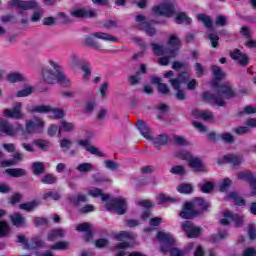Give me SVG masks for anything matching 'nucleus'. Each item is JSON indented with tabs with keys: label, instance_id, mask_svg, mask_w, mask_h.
I'll return each instance as SVG.
<instances>
[{
	"label": "nucleus",
	"instance_id": "obj_1",
	"mask_svg": "<svg viewBox=\"0 0 256 256\" xmlns=\"http://www.w3.org/2000/svg\"><path fill=\"white\" fill-rule=\"evenodd\" d=\"M210 70L215 78L212 82V89H214L217 94L203 92L202 99L203 101H206V103H214L217 107H226L227 102H225V99H233L237 94H235V90L231 88V86L227 85V83H219V81L225 79V73L221 67L212 65Z\"/></svg>",
	"mask_w": 256,
	"mask_h": 256
},
{
	"label": "nucleus",
	"instance_id": "obj_2",
	"mask_svg": "<svg viewBox=\"0 0 256 256\" xmlns=\"http://www.w3.org/2000/svg\"><path fill=\"white\" fill-rule=\"evenodd\" d=\"M210 208L211 204L205 198L196 197L192 201L183 204L179 216L181 219H197L205 215Z\"/></svg>",
	"mask_w": 256,
	"mask_h": 256
},
{
	"label": "nucleus",
	"instance_id": "obj_3",
	"mask_svg": "<svg viewBox=\"0 0 256 256\" xmlns=\"http://www.w3.org/2000/svg\"><path fill=\"white\" fill-rule=\"evenodd\" d=\"M49 64L54 70L49 67L42 68V77L45 83H48V85L58 83L64 87H69L71 83L69 82V79H67L65 72H63V67L59 66V64L53 60H50Z\"/></svg>",
	"mask_w": 256,
	"mask_h": 256
},
{
	"label": "nucleus",
	"instance_id": "obj_4",
	"mask_svg": "<svg viewBox=\"0 0 256 256\" xmlns=\"http://www.w3.org/2000/svg\"><path fill=\"white\" fill-rule=\"evenodd\" d=\"M136 126L138 131H140L141 135L144 136L145 139L153 141V144L157 150H159L160 147H163V145L166 143H169V136H167V134H160L156 137H153V135H151V128H149V125H147L145 121L138 120Z\"/></svg>",
	"mask_w": 256,
	"mask_h": 256
},
{
	"label": "nucleus",
	"instance_id": "obj_5",
	"mask_svg": "<svg viewBox=\"0 0 256 256\" xmlns=\"http://www.w3.org/2000/svg\"><path fill=\"white\" fill-rule=\"evenodd\" d=\"M157 239L161 243H164V245L160 246V251L163 253V255H167V253H170L171 256H185V252L180 250L175 246V240L171 237V235L159 231L157 233Z\"/></svg>",
	"mask_w": 256,
	"mask_h": 256
},
{
	"label": "nucleus",
	"instance_id": "obj_6",
	"mask_svg": "<svg viewBox=\"0 0 256 256\" xmlns=\"http://www.w3.org/2000/svg\"><path fill=\"white\" fill-rule=\"evenodd\" d=\"M96 39H102V41H110L111 43H117V38L105 32H94L91 36L85 37V45L91 47L96 51H101V44Z\"/></svg>",
	"mask_w": 256,
	"mask_h": 256
},
{
	"label": "nucleus",
	"instance_id": "obj_7",
	"mask_svg": "<svg viewBox=\"0 0 256 256\" xmlns=\"http://www.w3.org/2000/svg\"><path fill=\"white\" fill-rule=\"evenodd\" d=\"M163 3L152 7L153 13L160 17H173L176 13L177 3L175 0H161Z\"/></svg>",
	"mask_w": 256,
	"mask_h": 256
},
{
	"label": "nucleus",
	"instance_id": "obj_8",
	"mask_svg": "<svg viewBox=\"0 0 256 256\" xmlns=\"http://www.w3.org/2000/svg\"><path fill=\"white\" fill-rule=\"evenodd\" d=\"M107 211H115L117 215H125L127 213V200L125 198H113L105 205Z\"/></svg>",
	"mask_w": 256,
	"mask_h": 256
},
{
	"label": "nucleus",
	"instance_id": "obj_9",
	"mask_svg": "<svg viewBox=\"0 0 256 256\" xmlns=\"http://www.w3.org/2000/svg\"><path fill=\"white\" fill-rule=\"evenodd\" d=\"M136 22L140 23L138 25V29H140V31H145L146 34L149 35V37H153V35L157 33V30L155 29V27H153V24H155V21L154 20L146 21L145 16H143V14H139L136 16Z\"/></svg>",
	"mask_w": 256,
	"mask_h": 256
},
{
	"label": "nucleus",
	"instance_id": "obj_10",
	"mask_svg": "<svg viewBox=\"0 0 256 256\" xmlns=\"http://www.w3.org/2000/svg\"><path fill=\"white\" fill-rule=\"evenodd\" d=\"M182 231H184L188 239H197L203 233V228L195 226L192 221L186 220L182 223Z\"/></svg>",
	"mask_w": 256,
	"mask_h": 256
},
{
	"label": "nucleus",
	"instance_id": "obj_11",
	"mask_svg": "<svg viewBox=\"0 0 256 256\" xmlns=\"http://www.w3.org/2000/svg\"><path fill=\"white\" fill-rule=\"evenodd\" d=\"M237 179L240 181H246L249 183L250 188L252 189L250 192L251 197H255L256 195V175H253L252 171H240L237 173Z\"/></svg>",
	"mask_w": 256,
	"mask_h": 256
},
{
	"label": "nucleus",
	"instance_id": "obj_12",
	"mask_svg": "<svg viewBox=\"0 0 256 256\" xmlns=\"http://www.w3.org/2000/svg\"><path fill=\"white\" fill-rule=\"evenodd\" d=\"M45 127V121L40 117H34L31 120H28L25 125V131L28 134L31 133H41Z\"/></svg>",
	"mask_w": 256,
	"mask_h": 256
},
{
	"label": "nucleus",
	"instance_id": "obj_13",
	"mask_svg": "<svg viewBox=\"0 0 256 256\" xmlns=\"http://www.w3.org/2000/svg\"><path fill=\"white\" fill-rule=\"evenodd\" d=\"M23 104L21 102H16L12 105V109H4L3 110V116L7 119H16L19 121V119L23 118Z\"/></svg>",
	"mask_w": 256,
	"mask_h": 256
},
{
	"label": "nucleus",
	"instance_id": "obj_14",
	"mask_svg": "<svg viewBox=\"0 0 256 256\" xmlns=\"http://www.w3.org/2000/svg\"><path fill=\"white\" fill-rule=\"evenodd\" d=\"M8 7H16V9H22V11H29L31 9H37L38 4L35 0L23 1V0H10L8 1Z\"/></svg>",
	"mask_w": 256,
	"mask_h": 256
},
{
	"label": "nucleus",
	"instance_id": "obj_15",
	"mask_svg": "<svg viewBox=\"0 0 256 256\" xmlns=\"http://www.w3.org/2000/svg\"><path fill=\"white\" fill-rule=\"evenodd\" d=\"M167 45L172 47V49L169 48L171 57H177V55H179V49H181V39L177 37V34H172L169 36Z\"/></svg>",
	"mask_w": 256,
	"mask_h": 256
},
{
	"label": "nucleus",
	"instance_id": "obj_16",
	"mask_svg": "<svg viewBox=\"0 0 256 256\" xmlns=\"http://www.w3.org/2000/svg\"><path fill=\"white\" fill-rule=\"evenodd\" d=\"M76 231H79L80 233H85L84 234L85 243H91V241H93V230L91 229V224L87 222L78 224L76 227Z\"/></svg>",
	"mask_w": 256,
	"mask_h": 256
},
{
	"label": "nucleus",
	"instance_id": "obj_17",
	"mask_svg": "<svg viewBox=\"0 0 256 256\" xmlns=\"http://www.w3.org/2000/svg\"><path fill=\"white\" fill-rule=\"evenodd\" d=\"M169 83L172 85L173 89H179L181 85L189 83V72L183 71L179 73L177 78L170 79Z\"/></svg>",
	"mask_w": 256,
	"mask_h": 256
},
{
	"label": "nucleus",
	"instance_id": "obj_18",
	"mask_svg": "<svg viewBox=\"0 0 256 256\" xmlns=\"http://www.w3.org/2000/svg\"><path fill=\"white\" fill-rule=\"evenodd\" d=\"M230 57L233 61H238V63L243 67H247V65H249V56H247V54H243V52L237 48L230 52Z\"/></svg>",
	"mask_w": 256,
	"mask_h": 256
},
{
	"label": "nucleus",
	"instance_id": "obj_19",
	"mask_svg": "<svg viewBox=\"0 0 256 256\" xmlns=\"http://www.w3.org/2000/svg\"><path fill=\"white\" fill-rule=\"evenodd\" d=\"M71 16L76 19H93L97 13L94 10L76 9L71 12Z\"/></svg>",
	"mask_w": 256,
	"mask_h": 256
},
{
	"label": "nucleus",
	"instance_id": "obj_20",
	"mask_svg": "<svg viewBox=\"0 0 256 256\" xmlns=\"http://www.w3.org/2000/svg\"><path fill=\"white\" fill-rule=\"evenodd\" d=\"M223 217H226V219H230V221H233L235 223V227H243V223H245L243 216L235 214L229 210L223 212Z\"/></svg>",
	"mask_w": 256,
	"mask_h": 256
},
{
	"label": "nucleus",
	"instance_id": "obj_21",
	"mask_svg": "<svg viewBox=\"0 0 256 256\" xmlns=\"http://www.w3.org/2000/svg\"><path fill=\"white\" fill-rule=\"evenodd\" d=\"M188 165L194 173H205V164H203V161L201 158H195L192 157V159L188 162Z\"/></svg>",
	"mask_w": 256,
	"mask_h": 256
},
{
	"label": "nucleus",
	"instance_id": "obj_22",
	"mask_svg": "<svg viewBox=\"0 0 256 256\" xmlns=\"http://www.w3.org/2000/svg\"><path fill=\"white\" fill-rule=\"evenodd\" d=\"M223 163H229L233 165V167H239L243 163V156L235 155V154H226L222 159Z\"/></svg>",
	"mask_w": 256,
	"mask_h": 256
},
{
	"label": "nucleus",
	"instance_id": "obj_23",
	"mask_svg": "<svg viewBox=\"0 0 256 256\" xmlns=\"http://www.w3.org/2000/svg\"><path fill=\"white\" fill-rule=\"evenodd\" d=\"M0 133L13 137L15 135V128H13V124L9 123V121L0 119Z\"/></svg>",
	"mask_w": 256,
	"mask_h": 256
},
{
	"label": "nucleus",
	"instance_id": "obj_24",
	"mask_svg": "<svg viewBox=\"0 0 256 256\" xmlns=\"http://www.w3.org/2000/svg\"><path fill=\"white\" fill-rule=\"evenodd\" d=\"M77 145L80 147H85L86 151L91 155H96L97 157H103V152L99 151V149L95 146H89V140H80L77 142Z\"/></svg>",
	"mask_w": 256,
	"mask_h": 256
},
{
	"label": "nucleus",
	"instance_id": "obj_25",
	"mask_svg": "<svg viewBox=\"0 0 256 256\" xmlns=\"http://www.w3.org/2000/svg\"><path fill=\"white\" fill-rule=\"evenodd\" d=\"M63 237H65V230L63 229L51 230L47 235L48 241H57V239H63Z\"/></svg>",
	"mask_w": 256,
	"mask_h": 256
},
{
	"label": "nucleus",
	"instance_id": "obj_26",
	"mask_svg": "<svg viewBox=\"0 0 256 256\" xmlns=\"http://www.w3.org/2000/svg\"><path fill=\"white\" fill-rule=\"evenodd\" d=\"M151 47L153 49V53L154 55H156V57H161V55H165L166 53H169V48L165 47V46H161L155 42H152Z\"/></svg>",
	"mask_w": 256,
	"mask_h": 256
},
{
	"label": "nucleus",
	"instance_id": "obj_27",
	"mask_svg": "<svg viewBox=\"0 0 256 256\" xmlns=\"http://www.w3.org/2000/svg\"><path fill=\"white\" fill-rule=\"evenodd\" d=\"M6 173L10 177L19 178V177H25L27 175V172L23 168H9L6 170Z\"/></svg>",
	"mask_w": 256,
	"mask_h": 256
},
{
	"label": "nucleus",
	"instance_id": "obj_28",
	"mask_svg": "<svg viewBox=\"0 0 256 256\" xmlns=\"http://www.w3.org/2000/svg\"><path fill=\"white\" fill-rule=\"evenodd\" d=\"M175 23H177V25H181V23H186V25H191V23H193V20L189 16H187V13L180 12L176 15Z\"/></svg>",
	"mask_w": 256,
	"mask_h": 256
},
{
	"label": "nucleus",
	"instance_id": "obj_29",
	"mask_svg": "<svg viewBox=\"0 0 256 256\" xmlns=\"http://www.w3.org/2000/svg\"><path fill=\"white\" fill-rule=\"evenodd\" d=\"M28 111L29 113L47 114V113H51V106L36 105V106H32L31 109Z\"/></svg>",
	"mask_w": 256,
	"mask_h": 256
},
{
	"label": "nucleus",
	"instance_id": "obj_30",
	"mask_svg": "<svg viewBox=\"0 0 256 256\" xmlns=\"http://www.w3.org/2000/svg\"><path fill=\"white\" fill-rule=\"evenodd\" d=\"M32 173L36 177H39V175H43L45 173V164L43 162H34L32 163Z\"/></svg>",
	"mask_w": 256,
	"mask_h": 256
},
{
	"label": "nucleus",
	"instance_id": "obj_31",
	"mask_svg": "<svg viewBox=\"0 0 256 256\" xmlns=\"http://www.w3.org/2000/svg\"><path fill=\"white\" fill-rule=\"evenodd\" d=\"M10 219L14 227H23L25 225V217L20 213H15L13 216H10Z\"/></svg>",
	"mask_w": 256,
	"mask_h": 256
},
{
	"label": "nucleus",
	"instance_id": "obj_32",
	"mask_svg": "<svg viewBox=\"0 0 256 256\" xmlns=\"http://www.w3.org/2000/svg\"><path fill=\"white\" fill-rule=\"evenodd\" d=\"M36 207H39V202L36 200L19 205V209L22 211H27V213H31V211H33Z\"/></svg>",
	"mask_w": 256,
	"mask_h": 256
},
{
	"label": "nucleus",
	"instance_id": "obj_33",
	"mask_svg": "<svg viewBox=\"0 0 256 256\" xmlns=\"http://www.w3.org/2000/svg\"><path fill=\"white\" fill-rule=\"evenodd\" d=\"M197 19L198 21H202L206 29L213 30V20H211L210 16H207L205 14H198Z\"/></svg>",
	"mask_w": 256,
	"mask_h": 256
},
{
	"label": "nucleus",
	"instance_id": "obj_34",
	"mask_svg": "<svg viewBox=\"0 0 256 256\" xmlns=\"http://www.w3.org/2000/svg\"><path fill=\"white\" fill-rule=\"evenodd\" d=\"M229 199H233L236 207H243L246 205L247 201L244 198L239 197L237 192H230L228 195Z\"/></svg>",
	"mask_w": 256,
	"mask_h": 256
},
{
	"label": "nucleus",
	"instance_id": "obj_35",
	"mask_svg": "<svg viewBox=\"0 0 256 256\" xmlns=\"http://www.w3.org/2000/svg\"><path fill=\"white\" fill-rule=\"evenodd\" d=\"M34 145L38 147V149H41V151H49L51 142L45 139H36L34 140Z\"/></svg>",
	"mask_w": 256,
	"mask_h": 256
},
{
	"label": "nucleus",
	"instance_id": "obj_36",
	"mask_svg": "<svg viewBox=\"0 0 256 256\" xmlns=\"http://www.w3.org/2000/svg\"><path fill=\"white\" fill-rule=\"evenodd\" d=\"M41 183L43 185H55L57 183V176L51 173L45 174L41 179Z\"/></svg>",
	"mask_w": 256,
	"mask_h": 256
},
{
	"label": "nucleus",
	"instance_id": "obj_37",
	"mask_svg": "<svg viewBox=\"0 0 256 256\" xmlns=\"http://www.w3.org/2000/svg\"><path fill=\"white\" fill-rule=\"evenodd\" d=\"M158 205H163V203H177V200L167 194L161 193L157 197Z\"/></svg>",
	"mask_w": 256,
	"mask_h": 256
},
{
	"label": "nucleus",
	"instance_id": "obj_38",
	"mask_svg": "<svg viewBox=\"0 0 256 256\" xmlns=\"http://www.w3.org/2000/svg\"><path fill=\"white\" fill-rule=\"evenodd\" d=\"M50 113L52 114L51 117L52 119H63L67 115V112L61 108H52Z\"/></svg>",
	"mask_w": 256,
	"mask_h": 256
},
{
	"label": "nucleus",
	"instance_id": "obj_39",
	"mask_svg": "<svg viewBox=\"0 0 256 256\" xmlns=\"http://www.w3.org/2000/svg\"><path fill=\"white\" fill-rule=\"evenodd\" d=\"M207 39H209L212 49H219V35L216 33H209L207 34Z\"/></svg>",
	"mask_w": 256,
	"mask_h": 256
},
{
	"label": "nucleus",
	"instance_id": "obj_40",
	"mask_svg": "<svg viewBox=\"0 0 256 256\" xmlns=\"http://www.w3.org/2000/svg\"><path fill=\"white\" fill-rule=\"evenodd\" d=\"M7 81H9V83H20L23 81V75L19 72L10 73L7 75Z\"/></svg>",
	"mask_w": 256,
	"mask_h": 256
},
{
	"label": "nucleus",
	"instance_id": "obj_41",
	"mask_svg": "<svg viewBox=\"0 0 256 256\" xmlns=\"http://www.w3.org/2000/svg\"><path fill=\"white\" fill-rule=\"evenodd\" d=\"M10 231L11 228L9 227V223L5 220L0 221V237H7Z\"/></svg>",
	"mask_w": 256,
	"mask_h": 256
},
{
	"label": "nucleus",
	"instance_id": "obj_42",
	"mask_svg": "<svg viewBox=\"0 0 256 256\" xmlns=\"http://www.w3.org/2000/svg\"><path fill=\"white\" fill-rule=\"evenodd\" d=\"M177 191L184 195H190V193H193V186L191 184H180L177 187Z\"/></svg>",
	"mask_w": 256,
	"mask_h": 256
},
{
	"label": "nucleus",
	"instance_id": "obj_43",
	"mask_svg": "<svg viewBox=\"0 0 256 256\" xmlns=\"http://www.w3.org/2000/svg\"><path fill=\"white\" fill-rule=\"evenodd\" d=\"M76 169L79 173H89L90 171H93V164L84 162L79 164Z\"/></svg>",
	"mask_w": 256,
	"mask_h": 256
},
{
	"label": "nucleus",
	"instance_id": "obj_44",
	"mask_svg": "<svg viewBox=\"0 0 256 256\" xmlns=\"http://www.w3.org/2000/svg\"><path fill=\"white\" fill-rule=\"evenodd\" d=\"M61 129H63L64 133H69L71 131H75V124L72 122H68L67 120H62L60 122Z\"/></svg>",
	"mask_w": 256,
	"mask_h": 256
},
{
	"label": "nucleus",
	"instance_id": "obj_45",
	"mask_svg": "<svg viewBox=\"0 0 256 256\" xmlns=\"http://www.w3.org/2000/svg\"><path fill=\"white\" fill-rule=\"evenodd\" d=\"M231 185H233V181H231L229 178H225L219 185V191L221 193H227V191H229V187H231Z\"/></svg>",
	"mask_w": 256,
	"mask_h": 256
},
{
	"label": "nucleus",
	"instance_id": "obj_46",
	"mask_svg": "<svg viewBox=\"0 0 256 256\" xmlns=\"http://www.w3.org/2000/svg\"><path fill=\"white\" fill-rule=\"evenodd\" d=\"M227 237H229L227 230H220V231H218V234L212 235V241H213V243H217V241L227 239Z\"/></svg>",
	"mask_w": 256,
	"mask_h": 256
},
{
	"label": "nucleus",
	"instance_id": "obj_47",
	"mask_svg": "<svg viewBox=\"0 0 256 256\" xmlns=\"http://www.w3.org/2000/svg\"><path fill=\"white\" fill-rule=\"evenodd\" d=\"M70 201H71V203L76 205V207H78V205H80V203H85V201H87V196L84 194H78L77 196H72L70 198Z\"/></svg>",
	"mask_w": 256,
	"mask_h": 256
},
{
	"label": "nucleus",
	"instance_id": "obj_48",
	"mask_svg": "<svg viewBox=\"0 0 256 256\" xmlns=\"http://www.w3.org/2000/svg\"><path fill=\"white\" fill-rule=\"evenodd\" d=\"M67 247H69V242L59 241L50 246V249H53L54 251H65Z\"/></svg>",
	"mask_w": 256,
	"mask_h": 256
},
{
	"label": "nucleus",
	"instance_id": "obj_49",
	"mask_svg": "<svg viewBox=\"0 0 256 256\" xmlns=\"http://www.w3.org/2000/svg\"><path fill=\"white\" fill-rule=\"evenodd\" d=\"M43 245H45V242L39 236H36L29 243V249H37V247H43Z\"/></svg>",
	"mask_w": 256,
	"mask_h": 256
},
{
	"label": "nucleus",
	"instance_id": "obj_50",
	"mask_svg": "<svg viewBox=\"0 0 256 256\" xmlns=\"http://www.w3.org/2000/svg\"><path fill=\"white\" fill-rule=\"evenodd\" d=\"M218 137L228 145L235 142V136H233L231 133H222Z\"/></svg>",
	"mask_w": 256,
	"mask_h": 256
},
{
	"label": "nucleus",
	"instance_id": "obj_51",
	"mask_svg": "<svg viewBox=\"0 0 256 256\" xmlns=\"http://www.w3.org/2000/svg\"><path fill=\"white\" fill-rule=\"evenodd\" d=\"M177 157H179V159H182V161H187L188 163L193 159V155H191V152L187 150L177 152Z\"/></svg>",
	"mask_w": 256,
	"mask_h": 256
},
{
	"label": "nucleus",
	"instance_id": "obj_52",
	"mask_svg": "<svg viewBox=\"0 0 256 256\" xmlns=\"http://www.w3.org/2000/svg\"><path fill=\"white\" fill-rule=\"evenodd\" d=\"M173 89L176 91L175 97L178 101H185L187 99V93H185V90L181 89V86Z\"/></svg>",
	"mask_w": 256,
	"mask_h": 256
},
{
	"label": "nucleus",
	"instance_id": "obj_53",
	"mask_svg": "<svg viewBox=\"0 0 256 256\" xmlns=\"http://www.w3.org/2000/svg\"><path fill=\"white\" fill-rule=\"evenodd\" d=\"M166 56L160 57L158 59L159 65L167 66L171 62V59H175L177 56H171V53H166Z\"/></svg>",
	"mask_w": 256,
	"mask_h": 256
},
{
	"label": "nucleus",
	"instance_id": "obj_54",
	"mask_svg": "<svg viewBox=\"0 0 256 256\" xmlns=\"http://www.w3.org/2000/svg\"><path fill=\"white\" fill-rule=\"evenodd\" d=\"M213 189H215V183L211 181L205 182L204 185L200 187V191H202V193H211Z\"/></svg>",
	"mask_w": 256,
	"mask_h": 256
},
{
	"label": "nucleus",
	"instance_id": "obj_55",
	"mask_svg": "<svg viewBox=\"0 0 256 256\" xmlns=\"http://www.w3.org/2000/svg\"><path fill=\"white\" fill-rule=\"evenodd\" d=\"M141 79H143L141 72H136L135 75H130L128 77L130 85H137V83H141Z\"/></svg>",
	"mask_w": 256,
	"mask_h": 256
},
{
	"label": "nucleus",
	"instance_id": "obj_56",
	"mask_svg": "<svg viewBox=\"0 0 256 256\" xmlns=\"http://www.w3.org/2000/svg\"><path fill=\"white\" fill-rule=\"evenodd\" d=\"M81 70L84 72V79L91 77V64L87 61H84L81 66Z\"/></svg>",
	"mask_w": 256,
	"mask_h": 256
},
{
	"label": "nucleus",
	"instance_id": "obj_57",
	"mask_svg": "<svg viewBox=\"0 0 256 256\" xmlns=\"http://www.w3.org/2000/svg\"><path fill=\"white\" fill-rule=\"evenodd\" d=\"M170 173H172V175H185V166L175 165L171 168Z\"/></svg>",
	"mask_w": 256,
	"mask_h": 256
},
{
	"label": "nucleus",
	"instance_id": "obj_58",
	"mask_svg": "<svg viewBox=\"0 0 256 256\" xmlns=\"http://www.w3.org/2000/svg\"><path fill=\"white\" fill-rule=\"evenodd\" d=\"M73 145V142H71V140L64 138L60 141V147L62 149V151L67 152L71 149V146Z\"/></svg>",
	"mask_w": 256,
	"mask_h": 256
},
{
	"label": "nucleus",
	"instance_id": "obj_59",
	"mask_svg": "<svg viewBox=\"0 0 256 256\" xmlns=\"http://www.w3.org/2000/svg\"><path fill=\"white\" fill-rule=\"evenodd\" d=\"M256 113V108L253 106H246L244 110L238 112V117H243V115H253Z\"/></svg>",
	"mask_w": 256,
	"mask_h": 256
},
{
	"label": "nucleus",
	"instance_id": "obj_60",
	"mask_svg": "<svg viewBox=\"0 0 256 256\" xmlns=\"http://www.w3.org/2000/svg\"><path fill=\"white\" fill-rule=\"evenodd\" d=\"M31 93H33V88L31 86H29L25 89L17 91L16 97H29V95H31Z\"/></svg>",
	"mask_w": 256,
	"mask_h": 256
},
{
	"label": "nucleus",
	"instance_id": "obj_61",
	"mask_svg": "<svg viewBox=\"0 0 256 256\" xmlns=\"http://www.w3.org/2000/svg\"><path fill=\"white\" fill-rule=\"evenodd\" d=\"M35 227H43L45 225H48L49 221L47 218H41V217H35L33 219Z\"/></svg>",
	"mask_w": 256,
	"mask_h": 256
},
{
	"label": "nucleus",
	"instance_id": "obj_62",
	"mask_svg": "<svg viewBox=\"0 0 256 256\" xmlns=\"http://www.w3.org/2000/svg\"><path fill=\"white\" fill-rule=\"evenodd\" d=\"M102 25L104 29H117L118 22L115 20H104Z\"/></svg>",
	"mask_w": 256,
	"mask_h": 256
},
{
	"label": "nucleus",
	"instance_id": "obj_63",
	"mask_svg": "<svg viewBox=\"0 0 256 256\" xmlns=\"http://www.w3.org/2000/svg\"><path fill=\"white\" fill-rule=\"evenodd\" d=\"M106 169H110V171H117L119 169V163L113 160H105Z\"/></svg>",
	"mask_w": 256,
	"mask_h": 256
},
{
	"label": "nucleus",
	"instance_id": "obj_64",
	"mask_svg": "<svg viewBox=\"0 0 256 256\" xmlns=\"http://www.w3.org/2000/svg\"><path fill=\"white\" fill-rule=\"evenodd\" d=\"M248 235H249V239L251 241L256 240V228H255L254 224H249V226H248Z\"/></svg>",
	"mask_w": 256,
	"mask_h": 256
}]
</instances>
